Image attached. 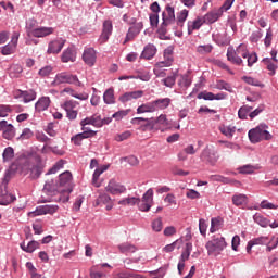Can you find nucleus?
Wrapping results in <instances>:
<instances>
[{"label":"nucleus","instance_id":"obj_1","mask_svg":"<svg viewBox=\"0 0 278 278\" xmlns=\"http://www.w3.org/2000/svg\"><path fill=\"white\" fill-rule=\"evenodd\" d=\"M59 187L60 192L63 193V195L54 198V199H43L45 201H55L56 203H68V200L71 199L70 194L73 192V174L71 172L66 170L62 173L59 176Z\"/></svg>","mask_w":278,"mask_h":278},{"label":"nucleus","instance_id":"obj_2","mask_svg":"<svg viewBox=\"0 0 278 278\" xmlns=\"http://www.w3.org/2000/svg\"><path fill=\"white\" fill-rule=\"evenodd\" d=\"M248 136L253 144H257L262 140H273V135L268 131V125L266 124H260L257 127L250 129Z\"/></svg>","mask_w":278,"mask_h":278},{"label":"nucleus","instance_id":"obj_3","mask_svg":"<svg viewBox=\"0 0 278 278\" xmlns=\"http://www.w3.org/2000/svg\"><path fill=\"white\" fill-rule=\"evenodd\" d=\"M23 170L30 179H39L45 170V163L40 156L36 157V162L28 161L23 167Z\"/></svg>","mask_w":278,"mask_h":278},{"label":"nucleus","instance_id":"obj_4","mask_svg":"<svg viewBox=\"0 0 278 278\" xmlns=\"http://www.w3.org/2000/svg\"><path fill=\"white\" fill-rule=\"evenodd\" d=\"M162 24L159 28L160 36H166L168 34L167 27L169 25H174L176 17H175V9L170 5H166L165 10L162 13Z\"/></svg>","mask_w":278,"mask_h":278},{"label":"nucleus","instance_id":"obj_5","mask_svg":"<svg viewBox=\"0 0 278 278\" xmlns=\"http://www.w3.org/2000/svg\"><path fill=\"white\" fill-rule=\"evenodd\" d=\"M227 248V241H225V237L213 238L211 241H207L205 244V249L207 250L208 255H220L223 251Z\"/></svg>","mask_w":278,"mask_h":278},{"label":"nucleus","instance_id":"obj_6","mask_svg":"<svg viewBox=\"0 0 278 278\" xmlns=\"http://www.w3.org/2000/svg\"><path fill=\"white\" fill-rule=\"evenodd\" d=\"M61 84H72L78 88H84V84L79 81L77 75H72L66 72L56 74L54 80L52 81L53 86H60Z\"/></svg>","mask_w":278,"mask_h":278},{"label":"nucleus","instance_id":"obj_7","mask_svg":"<svg viewBox=\"0 0 278 278\" xmlns=\"http://www.w3.org/2000/svg\"><path fill=\"white\" fill-rule=\"evenodd\" d=\"M137 205L140 212H149L153 207V189H148L141 200L138 198Z\"/></svg>","mask_w":278,"mask_h":278},{"label":"nucleus","instance_id":"obj_8","mask_svg":"<svg viewBox=\"0 0 278 278\" xmlns=\"http://www.w3.org/2000/svg\"><path fill=\"white\" fill-rule=\"evenodd\" d=\"M60 190L61 187L59 182H55V180L51 179L46 181L42 192H45V194H48V197H64V194Z\"/></svg>","mask_w":278,"mask_h":278},{"label":"nucleus","instance_id":"obj_9","mask_svg":"<svg viewBox=\"0 0 278 278\" xmlns=\"http://www.w3.org/2000/svg\"><path fill=\"white\" fill-rule=\"evenodd\" d=\"M59 207L58 205H40L37 206L35 211L29 212L28 216L29 218H36V216H45L47 214H55L58 212Z\"/></svg>","mask_w":278,"mask_h":278},{"label":"nucleus","instance_id":"obj_10","mask_svg":"<svg viewBox=\"0 0 278 278\" xmlns=\"http://www.w3.org/2000/svg\"><path fill=\"white\" fill-rule=\"evenodd\" d=\"M132 125H141L142 131H153L155 129V118L134 117L131 119Z\"/></svg>","mask_w":278,"mask_h":278},{"label":"nucleus","instance_id":"obj_11","mask_svg":"<svg viewBox=\"0 0 278 278\" xmlns=\"http://www.w3.org/2000/svg\"><path fill=\"white\" fill-rule=\"evenodd\" d=\"M77 105H79V102L75 100H67L62 104V109L65 110L68 121H75L77 118L78 112L75 110Z\"/></svg>","mask_w":278,"mask_h":278},{"label":"nucleus","instance_id":"obj_12","mask_svg":"<svg viewBox=\"0 0 278 278\" xmlns=\"http://www.w3.org/2000/svg\"><path fill=\"white\" fill-rule=\"evenodd\" d=\"M130 23L132 24V26L128 29V33L126 34L124 45H127V42L134 40V38L138 36V34H140V31H142V28L144 27L142 22L136 23V18H132Z\"/></svg>","mask_w":278,"mask_h":278},{"label":"nucleus","instance_id":"obj_13","mask_svg":"<svg viewBox=\"0 0 278 278\" xmlns=\"http://www.w3.org/2000/svg\"><path fill=\"white\" fill-rule=\"evenodd\" d=\"M114 29V26L112 25V21L106 20L103 22L102 25V33L98 39V42L100 45H105L110 40V36H112V31Z\"/></svg>","mask_w":278,"mask_h":278},{"label":"nucleus","instance_id":"obj_14","mask_svg":"<svg viewBox=\"0 0 278 278\" xmlns=\"http://www.w3.org/2000/svg\"><path fill=\"white\" fill-rule=\"evenodd\" d=\"M106 192H110V194H125L127 192V187L124 185H121V182H117L114 179H111L105 187Z\"/></svg>","mask_w":278,"mask_h":278},{"label":"nucleus","instance_id":"obj_15","mask_svg":"<svg viewBox=\"0 0 278 278\" xmlns=\"http://www.w3.org/2000/svg\"><path fill=\"white\" fill-rule=\"evenodd\" d=\"M83 60L87 66H94L97 63V51L94 48H86L83 53Z\"/></svg>","mask_w":278,"mask_h":278},{"label":"nucleus","instance_id":"obj_16","mask_svg":"<svg viewBox=\"0 0 278 278\" xmlns=\"http://www.w3.org/2000/svg\"><path fill=\"white\" fill-rule=\"evenodd\" d=\"M14 201H16V197L8 192V187H0V205H10Z\"/></svg>","mask_w":278,"mask_h":278},{"label":"nucleus","instance_id":"obj_17","mask_svg":"<svg viewBox=\"0 0 278 278\" xmlns=\"http://www.w3.org/2000/svg\"><path fill=\"white\" fill-rule=\"evenodd\" d=\"M80 125H92L93 127H101L102 125H105V119L101 118V115H92L89 117L84 118L80 121Z\"/></svg>","mask_w":278,"mask_h":278},{"label":"nucleus","instance_id":"obj_18","mask_svg":"<svg viewBox=\"0 0 278 278\" xmlns=\"http://www.w3.org/2000/svg\"><path fill=\"white\" fill-rule=\"evenodd\" d=\"M103 206L105 205V210L110 211L114 207V202L112 198L108 193H101L96 200V206Z\"/></svg>","mask_w":278,"mask_h":278},{"label":"nucleus","instance_id":"obj_19","mask_svg":"<svg viewBox=\"0 0 278 278\" xmlns=\"http://www.w3.org/2000/svg\"><path fill=\"white\" fill-rule=\"evenodd\" d=\"M55 29L53 27H37L35 30L31 31L29 37L33 38H46V36H51Z\"/></svg>","mask_w":278,"mask_h":278},{"label":"nucleus","instance_id":"obj_20","mask_svg":"<svg viewBox=\"0 0 278 278\" xmlns=\"http://www.w3.org/2000/svg\"><path fill=\"white\" fill-rule=\"evenodd\" d=\"M173 62H175V59H173V47H168L164 50V61L157 62V66L168 68V66H173Z\"/></svg>","mask_w":278,"mask_h":278},{"label":"nucleus","instance_id":"obj_21","mask_svg":"<svg viewBox=\"0 0 278 278\" xmlns=\"http://www.w3.org/2000/svg\"><path fill=\"white\" fill-rule=\"evenodd\" d=\"M66 43V40L59 38L53 41H51L48 46V53H60L62 49H64V45Z\"/></svg>","mask_w":278,"mask_h":278},{"label":"nucleus","instance_id":"obj_22","mask_svg":"<svg viewBox=\"0 0 278 278\" xmlns=\"http://www.w3.org/2000/svg\"><path fill=\"white\" fill-rule=\"evenodd\" d=\"M201 160L208 162L210 164H216V162H218V156L214 150L206 148L201 153Z\"/></svg>","mask_w":278,"mask_h":278},{"label":"nucleus","instance_id":"obj_23","mask_svg":"<svg viewBox=\"0 0 278 278\" xmlns=\"http://www.w3.org/2000/svg\"><path fill=\"white\" fill-rule=\"evenodd\" d=\"M143 94L144 91L142 90L126 92L119 97V101L121 103H128V101H134V99H141Z\"/></svg>","mask_w":278,"mask_h":278},{"label":"nucleus","instance_id":"obj_24","mask_svg":"<svg viewBox=\"0 0 278 278\" xmlns=\"http://www.w3.org/2000/svg\"><path fill=\"white\" fill-rule=\"evenodd\" d=\"M51 105V98L49 97H41L38 99V101L35 103V111L36 112H46V110H49Z\"/></svg>","mask_w":278,"mask_h":278},{"label":"nucleus","instance_id":"obj_25","mask_svg":"<svg viewBox=\"0 0 278 278\" xmlns=\"http://www.w3.org/2000/svg\"><path fill=\"white\" fill-rule=\"evenodd\" d=\"M156 53H157V48L155 47V45L148 43L141 53V59L153 60V58H155Z\"/></svg>","mask_w":278,"mask_h":278},{"label":"nucleus","instance_id":"obj_26","mask_svg":"<svg viewBox=\"0 0 278 278\" xmlns=\"http://www.w3.org/2000/svg\"><path fill=\"white\" fill-rule=\"evenodd\" d=\"M203 24H205V22H203V18L201 17H197L193 21H188V36H192L193 31L201 29V27H203Z\"/></svg>","mask_w":278,"mask_h":278},{"label":"nucleus","instance_id":"obj_27","mask_svg":"<svg viewBox=\"0 0 278 278\" xmlns=\"http://www.w3.org/2000/svg\"><path fill=\"white\" fill-rule=\"evenodd\" d=\"M117 249L119 253H123V255H131V253H136V251H138V248L129 242H123L118 244Z\"/></svg>","mask_w":278,"mask_h":278},{"label":"nucleus","instance_id":"obj_28","mask_svg":"<svg viewBox=\"0 0 278 278\" xmlns=\"http://www.w3.org/2000/svg\"><path fill=\"white\" fill-rule=\"evenodd\" d=\"M108 168H110V165H102L96 168L92 176V186H94V188H101V182H99V177H101V175H103V173H105Z\"/></svg>","mask_w":278,"mask_h":278},{"label":"nucleus","instance_id":"obj_29","mask_svg":"<svg viewBox=\"0 0 278 278\" xmlns=\"http://www.w3.org/2000/svg\"><path fill=\"white\" fill-rule=\"evenodd\" d=\"M262 64L266 67V70L269 72L268 75L271 77L277 73V61H274L270 58H264L262 60Z\"/></svg>","mask_w":278,"mask_h":278},{"label":"nucleus","instance_id":"obj_30","mask_svg":"<svg viewBox=\"0 0 278 278\" xmlns=\"http://www.w3.org/2000/svg\"><path fill=\"white\" fill-rule=\"evenodd\" d=\"M268 244V237H257L250 240L247 244V253H251L253 247Z\"/></svg>","mask_w":278,"mask_h":278},{"label":"nucleus","instance_id":"obj_31","mask_svg":"<svg viewBox=\"0 0 278 278\" xmlns=\"http://www.w3.org/2000/svg\"><path fill=\"white\" fill-rule=\"evenodd\" d=\"M220 16H223L220 11H211L206 13L202 20L206 25H212L213 23H216Z\"/></svg>","mask_w":278,"mask_h":278},{"label":"nucleus","instance_id":"obj_32","mask_svg":"<svg viewBox=\"0 0 278 278\" xmlns=\"http://www.w3.org/2000/svg\"><path fill=\"white\" fill-rule=\"evenodd\" d=\"M227 60L237 66L242 65V58L238 55V52L233 48L229 47L227 50Z\"/></svg>","mask_w":278,"mask_h":278},{"label":"nucleus","instance_id":"obj_33","mask_svg":"<svg viewBox=\"0 0 278 278\" xmlns=\"http://www.w3.org/2000/svg\"><path fill=\"white\" fill-rule=\"evenodd\" d=\"M154 103V112H160V110H166L172 103L170 98H162L152 101Z\"/></svg>","mask_w":278,"mask_h":278},{"label":"nucleus","instance_id":"obj_34","mask_svg":"<svg viewBox=\"0 0 278 278\" xmlns=\"http://www.w3.org/2000/svg\"><path fill=\"white\" fill-rule=\"evenodd\" d=\"M232 203L236 207H242L249 203V197H247V194L237 193L232 195Z\"/></svg>","mask_w":278,"mask_h":278},{"label":"nucleus","instance_id":"obj_35","mask_svg":"<svg viewBox=\"0 0 278 278\" xmlns=\"http://www.w3.org/2000/svg\"><path fill=\"white\" fill-rule=\"evenodd\" d=\"M77 58V54L75 53V50L73 48H67L61 56L62 62L67 63V62H75Z\"/></svg>","mask_w":278,"mask_h":278},{"label":"nucleus","instance_id":"obj_36","mask_svg":"<svg viewBox=\"0 0 278 278\" xmlns=\"http://www.w3.org/2000/svg\"><path fill=\"white\" fill-rule=\"evenodd\" d=\"M22 251H25V253H34V251H36V249H40V242L38 241H30L28 242V244L26 245L25 242H22L20 244Z\"/></svg>","mask_w":278,"mask_h":278},{"label":"nucleus","instance_id":"obj_37","mask_svg":"<svg viewBox=\"0 0 278 278\" xmlns=\"http://www.w3.org/2000/svg\"><path fill=\"white\" fill-rule=\"evenodd\" d=\"M153 112H155V106L153 101L143 103L137 108V114H147V113H153Z\"/></svg>","mask_w":278,"mask_h":278},{"label":"nucleus","instance_id":"obj_38","mask_svg":"<svg viewBox=\"0 0 278 278\" xmlns=\"http://www.w3.org/2000/svg\"><path fill=\"white\" fill-rule=\"evenodd\" d=\"M63 92H66L67 94H71V97H74V99H78L79 101H88V93H77L75 89L67 87L63 89Z\"/></svg>","mask_w":278,"mask_h":278},{"label":"nucleus","instance_id":"obj_39","mask_svg":"<svg viewBox=\"0 0 278 278\" xmlns=\"http://www.w3.org/2000/svg\"><path fill=\"white\" fill-rule=\"evenodd\" d=\"M16 136V129H14V126L12 124H8L2 131V137L4 140H12Z\"/></svg>","mask_w":278,"mask_h":278},{"label":"nucleus","instance_id":"obj_40","mask_svg":"<svg viewBox=\"0 0 278 278\" xmlns=\"http://www.w3.org/2000/svg\"><path fill=\"white\" fill-rule=\"evenodd\" d=\"M253 220L256 223V225H260V227L266 228L270 225V220L260 213L253 215Z\"/></svg>","mask_w":278,"mask_h":278},{"label":"nucleus","instance_id":"obj_41","mask_svg":"<svg viewBox=\"0 0 278 278\" xmlns=\"http://www.w3.org/2000/svg\"><path fill=\"white\" fill-rule=\"evenodd\" d=\"M238 170L241 175H253V173H255V170H260V166L248 164V165H243V166L239 167Z\"/></svg>","mask_w":278,"mask_h":278},{"label":"nucleus","instance_id":"obj_42","mask_svg":"<svg viewBox=\"0 0 278 278\" xmlns=\"http://www.w3.org/2000/svg\"><path fill=\"white\" fill-rule=\"evenodd\" d=\"M218 129L223 136H226V138H233V135L236 134V126L220 125Z\"/></svg>","mask_w":278,"mask_h":278},{"label":"nucleus","instance_id":"obj_43","mask_svg":"<svg viewBox=\"0 0 278 278\" xmlns=\"http://www.w3.org/2000/svg\"><path fill=\"white\" fill-rule=\"evenodd\" d=\"M241 56L247 60L248 59V66L251 67L253 64L257 63V53L252 52L249 53L248 50L241 53Z\"/></svg>","mask_w":278,"mask_h":278},{"label":"nucleus","instance_id":"obj_44","mask_svg":"<svg viewBox=\"0 0 278 278\" xmlns=\"http://www.w3.org/2000/svg\"><path fill=\"white\" fill-rule=\"evenodd\" d=\"M219 229H223V219L220 217H213L211 219V233H216Z\"/></svg>","mask_w":278,"mask_h":278},{"label":"nucleus","instance_id":"obj_45","mask_svg":"<svg viewBox=\"0 0 278 278\" xmlns=\"http://www.w3.org/2000/svg\"><path fill=\"white\" fill-rule=\"evenodd\" d=\"M189 11L184 9L176 15V23L178 27H184V23L188 20Z\"/></svg>","mask_w":278,"mask_h":278},{"label":"nucleus","instance_id":"obj_46","mask_svg":"<svg viewBox=\"0 0 278 278\" xmlns=\"http://www.w3.org/2000/svg\"><path fill=\"white\" fill-rule=\"evenodd\" d=\"M90 138V132H79L72 137V142L76 147H81V141Z\"/></svg>","mask_w":278,"mask_h":278},{"label":"nucleus","instance_id":"obj_47","mask_svg":"<svg viewBox=\"0 0 278 278\" xmlns=\"http://www.w3.org/2000/svg\"><path fill=\"white\" fill-rule=\"evenodd\" d=\"M20 97L23 98L24 103H30V101H35V99H36V91H34V90H28V91L20 90Z\"/></svg>","mask_w":278,"mask_h":278},{"label":"nucleus","instance_id":"obj_48","mask_svg":"<svg viewBox=\"0 0 278 278\" xmlns=\"http://www.w3.org/2000/svg\"><path fill=\"white\" fill-rule=\"evenodd\" d=\"M167 270H168V265H164L156 270L150 271L149 277L150 278H162V277H164V275H166Z\"/></svg>","mask_w":278,"mask_h":278},{"label":"nucleus","instance_id":"obj_49","mask_svg":"<svg viewBox=\"0 0 278 278\" xmlns=\"http://www.w3.org/2000/svg\"><path fill=\"white\" fill-rule=\"evenodd\" d=\"M190 258V253L188 252H182L180 260L178 262V273L179 275H181V273L184 271V268H186V261Z\"/></svg>","mask_w":278,"mask_h":278},{"label":"nucleus","instance_id":"obj_50","mask_svg":"<svg viewBox=\"0 0 278 278\" xmlns=\"http://www.w3.org/2000/svg\"><path fill=\"white\" fill-rule=\"evenodd\" d=\"M252 110H253V106H249V105L241 106L238 111L239 118L241 121H247V116H249Z\"/></svg>","mask_w":278,"mask_h":278},{"label":"nucleus","instance_id":"obj_51","mask_svg":"<svg viewBox=\"0 0 278 278\" xmlns=\"http://www.w3.org/2000/svg\"><path fill=\"white\" fill-rule=\"evenodd\" d=\"M103 101L106 103V105H112L115 103L114 100V89H108L103 94Z\"/></svg>","mask_w":278,"mask_h":278},{"label":"nucleus","instance_id":"obj_52","mask_svg":"<svg viewBox=\"0 0 278 278\" xmlns=\"http://www.w3.org/2000/svg\"><path fill=\"white\" fill-rule=\"evenodd\" d=\"M3 162H10L14 159V148L7 147L2 153Z\"/></svg>","mask_w":278,"mask_h":278},{"label":"nucleus","instance_id":"obj_53","mask_svg":"<svg viewBox=\"0 0 278 278\" xmlns=\"http://www.w3.org/2000/svg\"><path fill=\"white\" fill-rule=\"evenodd\" d=\"M37 28H38V21H36V20H28L26 22L27 36H30L31 31H36Z\"/></svg>","mask_w":278,"mask_h":278},{"label":"nucleus","instance_id":"obj_54","mask_svg":"<svg viewBox=\"0 0 278 278\" xmlns=\"http://www.w3.org/2000/svg\"><path fill=\"white\" fill-rule=\"evenodd\" d=\"M217 90H226L227 92H233L231 85L225 80H218L216 84Z\"/></svg>","mask_w":278,"mask_h":278},{"label":"nucleus","instance_id":"obj_55","mask_svg":"<svg viewBox=\"0 0 278 278\" xmlns=\"http://www.w3.org/2000/svg\"><path fill=\"white\" fill-rule=\"evenodd\" d=\"M213 49H214V47L212 45H203V46L197 47V52L200 55H207V53H212Z\"/></svg>","mask_w":278,"mask_h":278},{"label":"nucleus","instance_id":"obj_56","mask_svg":"<svg viewBox=\"0 0 278 278\" xmlns=\"http://www.w3.org/2000/svg\"><path fill=\"white\" fill-rule=\"evenodd\" d=\"M118 205H138V198L128 197L118 201Z\"/></svg>","mask_w":278,"mask_h":278},{"label":"nucleus","instance_id":"obj_57","mask_svg":"<svg viewBox=\"0 0 278 278\" xmlns=\"http://www.w3.org/2000/svg\"><path fill=\"white\" fill-rule=\"evenodd\" d=\"M61 168H64V160H60L56 162L47 173V175H55L58 170H61Z\"/></svg>","mask_w":278,"mask_h":278},{"label":"nucleus","instance_id":"obj_58","mask_svg":"<svg viewBox=\"0 0 278 278\" xmlns=\"http://www.w3.org/2000/svg\"><path fill=\"white\" fill-rule=\"evenodd\" d=\"M242 80L245 81V84H249V86H256L258 88L264 87V85L260 84V80H257L251 76H243Z\"/></svg>","mask_w":278,"mask_h":278},{"label":"nucleus","instance_id":"obj_59","mask_svg":"<svg viewBox=\"0 0 278 278\" xmlns=\"http://www.w3.org/2000/svg\"><path fill=\"white\" fill-rule=\"evenodd\" d=\"M29 138H34V131L29 128H24L17 140H29Z\"/></svg>","mask_w":278,"mask_h":278},{"label":"nucleus","instance_id":"obj_60","mask_svg":"<svg viewBox=\"0 0 278 278\" xmlns=\"http://www.w3.org/2000/svg\"><path fill=\"white\" fill-rule=\"evenodd\" d=\"M163 227H164V225L162 223V217H159L152 222V229H153V231H156V233L162 231Z\"/></svg>","mask_w":278,"mask_h":278},{"label":"nucleus","instance_id":"obj_61","mask_svg":"<svg viewBox=\"0 0 278 278\" xmlns=\"http://www.w3.org/2000/svg\"><path fill=\"white\" fill-rule=\"evenodd\" d=\"M155 125H162L163 127H169L170 124L168 123V118L166 117V114H161L155 119Z\"/></svg>","mask_w":278,"mask_h":278},{"label":"nucleus","instance_id":"obj_62","mask_svg":"<svg viewBox=\"0 0 278 278\" xmlns=\"http://www.w3.org/2000/svg\"><path fill=\"white\" fill-rule=\"evenodd\" d=\"M175 81H177L176 75H172V76H168L167 78L162 79V84H164L167 88H173L175 85Z\"/></svg>","mask_w":278,"mask_h":278},{"label":"nucleus","instance_id":"obj_63","mask_svg":"<svg viewBox=\"0 0 278 278\" xmlns=\"http://www.w3.org/2000/svg\"><path fill=\"white\" fill-rule=\"evenodd\" d=\"M14 51H16V48L11 43L5 45L1 49L2 55H12V53H14Z\"/></svg>","mask_w":278,"mask_h":278},{"label":"nucleus","instance_id":"obj_64","mask_svg":"<svg viewBox=\"0 0 278 278\" xmlns=\"http://www.w3.org/2000/svg\"><path fill=\"white\" fill-rule=\"evenodd\" d=\"M21 73H23V67L21 65H13L11 67V72H10L11 77H18Z\"/></svg>","mask_w":278,"mask_h":278}]
</instances>
